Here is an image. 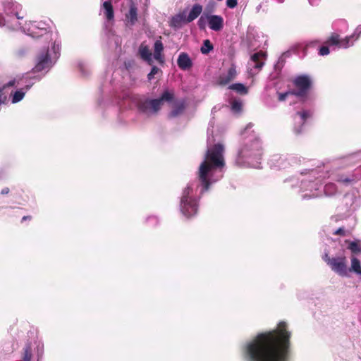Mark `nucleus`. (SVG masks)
Masks as SVG:
<instances>
[{"label":"nucleus","instance_id":"obj_1","mask_svg":"<svg viewBox=\"0 0 361 361\" xmlns=\"http://www.w3.org/2000/svg\"><path fill=\"white\" fill-rule=\"evenodd\" d=\"M291 333L281 321L275 329L258 334L243 347L247 361H288Z\"/></svg>","mask_w":361,"mask_h":361},{"label":"nucleus","instance_id":"obj_2","mask_svg":"<svg viewBox=\"0 0 361 361\" xmlns=\"http://www.w3.org/2000/svg\"><path fill=\"white\" fill-rule=\"evenodd\" d=\"M224 146L218 143L207 151L204 160L201 163L198 171V179L202 187V193L207 191L210 187L209 174L212 170L224 166Z\"/></svg>","mask_w":361,"mask_h":361},{"label":"nucleus","instance_id":"obj_3","mask_svg":"<svg viewBox=\"0 0 361 361\" xmlns=\"http://www.w3.org/2000/svg\"><path fill=\"white\" fill-rule=\"evenodd\" d=\"M174 98L173 92L165 90L158 99H141L137 101V107L140 112L147 116L157 114L164 102H171Z\"/></svg>","mask_w":361,"mask_h":361},{"label":"nucleus","instance_id":"obj_4","mask_svg":"<svg viewBox=\"0 0 361 361\" xmlns=\"http://www.w3.org/2000/svg\"><path fill=\"white\" fill-rule=\"evenodd\" d=\"M192 188L187 186L183 191L180 199V211L187 218L195 216L198 211L197 200L192 197Z\"/></svg>","mask_w":361,"mask_h":361},{"label":"nucleus","instance_id":"obj_5","mask_svg":"<svg viewBox=\"0 0 361 361\" xmlns=\"http://www.w3.org/2000/svg\"><path fill=\"white\" fill-rule=\"evenodd\" d=\"M292 82L296 88V90H293V95L304 100L312 87V80L310 76L307 75H298L292 80Z\"/></svg>","mask_w":361,"mask_h":361},{"label":"nucleus","instance_id":"obj_6","mask_svg":"<svg viewBox=\"0 0 361 361\" xmlns=\"http://www.w3.org/2000/svg\"><path fill=\"white\" fill-rule=\"evenodd\" d=\"M322 258L332 271L341 276H347V259L345 257H330L326 253Z\"/></svg>","mask_w":361,"mask_h":361},{"label":"nucleus","instance_id":"obj_7","mask_svg":"<svg viewBox=\"0 0 361 361\" xmlns=\"http://www.w3.org/2000/svg\"><path fill=\"white\" fill-rule=\"evenodd\" d=\"M52 63L49 55V48H44L35 57V66L32 68V72L39 73L42 71L50 69Z\"/></svg>","mask_w":361,"mask_h":361},{"label":"nucleus","instance_id":"obj_8","mask_svg":"<svg viewBox=\"0 0 361 361\" xmlns=\"http://www.w3.org/2000/svg\"><path fill=\"white\" fill-rule=\"evenodd\" d=\"M261 146L257 140H252L250 145H245L240 150L239 154L242 157H249L260 154Z\"/></svg>","mask_w":361,"mask_h":361},{"label":"nucleus","instance_id":"obj_9","mask_svg":"<svg viewBox=\"0 0 361 361\" xmlns=\"http://www.w3.org/2000/svg\"><path fill=\"white\" fill-rule=\"evenodd\" d=\"M237 76V71L236 66L234 64H231V66L228 69L226 73L221 74L217 80V83L219 85L224 86L228 85L230 82L233 80Z\"/></svg>","mask_w":361,"mask_h":361},{"label":"nucleus","instance_id":"obj_10","mask_svg":"<svg viewBox=\"0 0 361 361\" xmlns=\"http://www.w3.org/2000/svg\"><path fill=\"white\" fill-rule=\"evenodd\" d=\"M209 27L214 31H220L224 27V18L219 15L207 16Z\"/></svg>","mask_w":361,"mask_h":361},{"label":"nucleus","instance_id":"obj_11","mask_svg":"<svg viewBox=\"0 0 361 361\" xmlns=\"http://www.w3.org/2000/svg\"><path fill=\"white\" fill-rule=\"evenodd\" d=\"M21 8V6L15 2L8 1L4 4V11L6 13L7 15H15L18 19H23L25 17V16L21 15L20 12Z\"/></svg>","mask_w":361,"mask_h":361},{"label":"nucleus","instance_id":"obj_12","mask_svg":"<svg viewBox=\"0 0 361 361\" xmlns=\"http://www.w3.org/2000/svg\"><path fill=\"white\" fill-rule=\"evenodd\" d=\"M33 83L27 84L22 88H20L11 93V102L13 104L20 102L25 97L27 91L32 87Z\"/></svg>","mask_w":361,"mask_h":361},{"label":"nucleus","instance_id":"obj_13","mask_svg":"<svg viewBox=\"0 0 361 361\" xmlns=\"http://www.w3.org/2000/svg\"><path fill=\"white\" fill-rule=\"evenodd\" d=\"M177 64L181 70L187 71L192 68V61L187 53L181 52L178 57Z\"/></svg>","mask_w":361,"mask_h":361},{"label":"nucleus","instance_id":"obj_14","mask_svg":"<svg viewBox=\"0 0 361 361\" xmlns=\"http://www.w3.org/2000/svg\"><path fill=\"white\" fill-rule=\"evenodd\" d=\"M266 54L262 51L255 53L251 56V61L254 63L253 67L257 71H260L264 65Z\"/></svg>","mask_w":361,"mask_h":361},{"label":"nucleus","instance_id":"obj_15","mask_svg":"<svg viewBox=\"0 0 361 361\" xmlns=\"http://www.w3.org/2000/svg\"><path fill=\"white\" fill-rule=\"evenodd\" d=\"M349 39H340L339 35L333 33L326 42V44L329 45H336L339 47H347L348 46Z\"/></svg>","mask_w":361,"mask_h":361},{"label":"nucleus","instance_id":"obj_16","mask_svg":"<svg viewBox=\"0 0 361 361\" xmlns=\"http://www.w3.org/2000/svg\"><path fill=\"white\" fill-rule=\"evenodd\" d=\"M202 12V6L199 4L192 6L189 14L186 16L185 23H188L196 19Z\"/></svg>","mask_w":361,"mask_h":361},{"label":"nucleus","instance_id":"obj_17","mask_svg":"<svg viewBox=\"0 0 361 361\" xmlns=\"http://www.w3.org/2000/svg\"><path fill=\"white\" fill-rule=\"evenodd\" d=\"M139 54L144 61L148 63V64L151 65L152 63V52L147 45L142 44L140 46Z\"/></svg>","mask_w":361,"mask_h":361},{"label":"nucleus","instance_id":"obj_18","mask_svg":"<svg viewBox=\"0 0 361 361\" xmlns=\"http://www.w3.org/2000/svg\"><path fill=\"white\" fill-rule=\"evenodd\" d=\"M126 18L128 23L133 25L137 20V9L135 5H131L128 13H126Z\"/></svg>","mask_w":361,"mask_h":361},{"label":"nucleus","instance_id":"obj_19","mask_svg":"<svg viewBox=\"0 0 361 361\" xmlns=\"http://www.w3.org/2000/svg\"><path fill=\"white\" fill-rule=\"evenodd\" d=\"M186 16L183 13H179L172 17L171 20V26L175 28H179L183 23H185Z\"/></svg>","mask_w":361,"mask_h":361},{"label":"nucleus","instance_id":"obj_20","mask_svg":"<svg viewBox=\"0 0 361 361\" xmlns=\"http://www.w3.org/2000/svg\"><path fill=\"white\" fill-rule=\"evenodd\" d=\"M102 7L104 9L105 16L108 20H112L114 18V11L113 6L110 1H106L103 3Z\"/></svg>","mask_w":361,"mask_h":361},{"label":"nucleus","instance_id":"obj_21","mask_svg":"<svg viewBox=\"0 0 361 361\" xmlns=\"http://www.w3.org/2000/svg\"><path fill=\"white\" fill-rule=\"evenodd\" d=\"M228 88L242 95H245L248 93V88L242 83L232 84L228 87Z\"/></svg>","mask_w":361,"mask_h":361},{"label":"nucleus","instance_id":"obj_22","mask_svg":"<svg viewBox=\"0 0 361 361\" xmlns=\"http://www.w3.org/2000/svg\"><path fill=\"white\" fill-rule=\"evenodd\" d=\"M350 271L355 272V274L358 275H361V265L360 260L355 257H351V266L349 269Z\"/></svg>","mask_w":361,"mask_h":361},{"label":"nucleus","instance_id":"obj_23","mask_svg":"<svg viewBox=\"0 0 361 361\" xmlns=\"http://www.w3.org/2000/svg\"><path fill=\"white\" fill-rule=\"evenodd\" d=\"M348 244V248L352 252L353 254H357L361 252V245L356 241H350L349 240H345V241Z\"/></svg>","mask_w":361,"mask_h":361},{"label":"nucleus","instance_id":"obj_24","mask_svg":"<svg viewBox=\"0 0 361 361\" xmlns=\"http://www.w3.org/2000/svg\"><path fill=\"white\" fill-rule=\"evenodd\" d=\"M185 109V104L183 102L176 105L170 113L171 117H176L181 114Z\"/></svg>","mask_w":361,"mask_h":361},{"label":"nucleus","instance_id":"obj_25","mask_svg":"<svg viewBox=\"0 0 361 361\" xmlns=\"http://www.w3.org/2000/svg\"><path fill=\"white\" fill-rule=\"evenodd\" d=\"M214 47L212 42L209 39H205L203 42V46L201 47L200 50L202 54H209L212 50H213Z\"/></svg>","mask_w":361,"mask_h":361},{"label":"nucleus","instance_id":"obj_26","mask_svg":"<svg viewBox=\"0 0 361 361\" xmlns=\"http://www.w3.org/2000/svg\"><path fill=\"white\" fill-rule=\"evenodd\" d=\"M32 357V348L30 345H27L24 349L23 353V361H31Z\"/></svg>","mask_w":361,"mask_h":361},{"label":"nucleus","instance_id":"obj_27","mask_svg":"<svg viewBox=\"0 0 361 361\" xmlns=\"http://www.w3.org/2000/svg\"><path fill=\"white\" fill-rule=\"evenodd\" d=\"M231 109L233 111L239 113L243 109V102L240 99H233L231 102Z\"/></svg>","mask_w":361,"mask_h":361},{"label":"nucleus","instance_id":"obj_28","mask_svg":"<svg viewBox=\"0 0 361 361\" xmlns=\"http://www.w3.org/2000/svg\"><path fill=\"white\" fill-rule=\"evenodd\" d=\"M216 4L214 1H210L206 6L203 13L204 16L207 18V16H211L210 13H213L215 10Z\"/></svg>","mask_w":361,"mask_h":361},{"label":"nucleus","instance_id":"obj_29","mask_svg":"<svg viewBox=\"0 0 361 361\" xmlns=\"http://www.w3.org/2000/svg\"><path fill=\"white\" fill-rule=\"evenodd\" d=\"M297 115H299L301 117V118L302 120V125H304L306 120L308 118L312 116V113L309 111H302L298 112Z\"/></svg>","mask_w":361,"mask_h":361},{"label":"nucleus","instance_id":"obj_30","mask_svg":"<svg viewBox=\"0 0 361 361\" xmlns=\"http://www.w3.org/2000/svg\"><path fill=\"white\" fill-rule=\"evenodd\" d=\"M164 45L161 40H157L154 45V53H162Z\"/></svg>","mask_w":361,"mask_h":361},{"label":"nucleus","instance_id":"obj_31","mask_svg":"<svg viewBox=\"0 0 361 361\" xmlns=\"http://www.w3.org/2000/svg\"><path fill=\"white\" fill-rule=\"evenodd\" d=\"M20 84V79L14 78L13 80L9 81L6 84L4 85L3 87L0 89L2 90V92L7 87H13Z\"/></svg>","mask_w":361,"mask_h":361},{"label":"nucleus","instance_id":"obj_32","mask_svg":"<svg viewBox=\"0 0 361 361\" xmlns=\"http://www.w3.org/2000/svg\"><path fill=\"white\" fill-rule=\"evenodd\" d=\"M159 71H160V69L158 67L154 66L152 68L151 71L149 72V73L147 75V79L149 80H152L154 78V75L156 74H157Z\"/></svg>","mask_w":361,"mask_h":361},{"label":"nucleus","instance_id":"obj_33","mask_svg":"<svg viewBox=\"0 0 361 361\" xmlns=\"http://www.w3.org/2000/svg\"><path fill=\"white\" fill-rule=\"evenodd\" d=\"M206 21L207 20V18L205 17V16H204V14L199 18L198 21H197V25H198V27H200V29L201 30H204L206 27Z\"/></svg>","mask_w":361,"mask_h":361},{"label":"nucleus","instance_id":"obj_34","mask_svg":"<svg viewBox=\"0 0 361 361\" xmlns=\"http://www.w3.org/2000/svg\"><path fill=\"white\" fill-rule=\"evenodd\" d=\"M293 92H294L293 90L288 91V92H283V93H279L278 94V95H279V97H278L279 101H280V102L285 101L286 97L288 95H293Z\"/></svg>","mask_w":361,"mask_h":361},{"label":"nucleus","instance_id":"obj_35","mask_svg":"<svg viewBox=\"0 0 361 361\" xmlns=\"http://www.w3.org/2000/svg\"><path fill=\"white\" fill-rule=\"evenodd\" d=\"M333 234L336 235L345 236L347 235V231L343 227H340L336 230Z\"/></svg>","mask_w":361,"mask_h":361},{"label":"nucleus","instance_id":"obj_36","mask_svg":"<svg viewBox=\"0 0 361 361\" xmlns=\"http://www.w3.org/2000/svg\"><path fill=\"white\" fill-rule=\"evenodd\" d=\"M319 54L321 56H326L329 54V49L327 46H322L319 50Z\"/></svg>","mask_w":361,"mask_h":361},{"label":"nucleus","instance_id":"obj_37","mask_svg":"<svg viewBox=\"0 0 361 361\" xmlns=\"http://www.w3.org/2000/svg\"><path fill=\"white\" fill-rule=\"evenodd\" d=\"M238 5V0H226V6L230 8H234Z\"/></svg>","mask_w":361,"mask_h":361},{"label":"nucleus","instance_id":"obj_38","mask_svg":"<svg viewBox=\"0 0 361 361\" xmlns=\"http://www.w3.org/2000/svg\"><path fill=\"white\" fill-rule=\"evenodd\" d=\"M154 58L158 61L159 63L164 62V58L162 56V53H154Z\"/></svg>","mask_w":361,"mask_h":361},{"label":"nucleus","instance_id":"obj_39","mask_svg":"<svg viewBox=\"0 0 361 361\" xmlns=\"http://www.w3.org/2000/svg\"><path fill=\"white\" fill-rule=\"evenodd\" d=\"M337 181L345 183H350L352 181V180L350 179V178H339V179L337 180Z\"/></svg>","mask_w":361,"mask_h":361},{"label":"nucleus","instance_id":"obj_40","mask_svg":"<svg viewBox=\"0 0 361 361\" xmlns=\"http://www.w3.org/2000/svg\"><path fill=\"white\" fill-rule=\"evenodd\" d=\"M6 99V96H4L3 97V92H2V90H0V104L1 103H4L5 102V100Z\"/></svg>","mask_w":361,"mask_h":361},{"label":"nucleus","instance_id":"obj_41","mask_svg":"<svg viewBox=\"0 0 361 361\" xmlns=\"http://www.w3.org/2000/svg\"><path fill=\"white\" fill-rule=\"evenodd\" d=\"M9 192H10L9 188H7V187H6V188H3V189L1 190V195H7V194H8V193H9Z\"/></svg>","mask_w":361,"mask_h":361},{"label":"nucleus","instance_id":"obj_42","mask_svg":"<svg viewBox=\"0 0 361 361\" xmlns=\"http://www.w3.org/2000/svg\"><path fill=\"white\" fill-rule=\"evenodd\" d=\"M32 216H30V215L24 216L22 218V219H21V222H23V221H27V220L30 221V220H32Z\"/></svg>","mask_w":361,"mask_h":361},{"label":"nucleus","instance_id":"obj_43","mask_svg":"<svg viewBox=\"0 0 361 361\" xmlns=\"http://www.w3.org/2000/svg\"><path fill=\"white\" fill-rule=\"evenodd\" d=\"M5 25V24H4V23L3 19H0V25H1V26H3V25Z\"/></svg>","mask_w":361,"mask_h":361},{"label":"nucleus","instance_id":"obj_44","mask_svg":"<svg viewBox=\"0 0 361 361\" xmlns=\"http://www.w3.org/2000/svg\"><path fill=\"white\" fill-rule=\"evenodd\" d=\"M333 186H334L333 184H329V185H326V188H330V187H333Z\"/></svg>","mask_w":361,"mask_h":361},{"label":"nucleus","instance_id":"obj_45","mask_svg":"<svg viewBox=\"0 0 361 361\" xmlns=\"http://www.w3.org/2000/svg\"><path fill=\"white\" fill-rule=\"evenodd\" d=\"M300 131H301L300 130H297V131H296V133H297V134H299V133H300Z\"/></svg>","mask_w":361,"mask_h":361},{"label":"nucleus","instance_id":"obj_46","mask_svg":"<svg viewBox=\"0 0 361 361\" xmlns=\"http://www.w3.org/2000/svg\"><path fill=\"white\" fill-rule=\"evenodd\" d=\"M260 7H261V5H259V6L257 7V9L259 10Z\"/></svg>","mask_w":361,"mask_h":361}]
</instances>
